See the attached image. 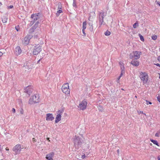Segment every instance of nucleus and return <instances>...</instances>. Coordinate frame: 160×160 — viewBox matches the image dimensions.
Masks as SVG:
<instances>
[{
	"instance_id": "20e7f679",
	"label": "nucleus",
	"mask_w": 160,
	"mask_h": 160,
	"mask_svg": "<svg viewBox=\"0 0 160 160\" xmlns=\"http://www.w3.org/2000/svg\"><path fill=\"white\" fill-rule=\"evenodd\" d=\"M39 96L38 94H35L33 96L29 99V103L32 104L33 102L34 103L38 102L39 101Z\"/></svg>"
},
{
	"instance_id": "4468645a",
	"label": "nucleus",
	"mask_w": 160,
	"mask_h": 160,
	"mask_svg": "<svg viewBox=\"0 0 160 160\" xmlns=\"http://www.w3.org/2000/svg\"><path fill=\"white\" fill-rule=\"evenodd\" d=\"M106 15V14H104V12H99L98 14V19L99 21H102L103 20V18Z\"/></svg>"
},
{
	"instance_id": "4be33fe9",
	"label": "nucleus",
	"mask_w": 160,
	"mask_h": 160,
	"mask_svg": "<svg viewBox=\"0 0 160 160\" xmlns=\"http://www.w3.org/2000/svg\"><path fill=\"white\" fill-rule=\"evenodd\" d=\"M72 6L74 8H77V2L76 0H73Z\"/></svg>"
},
{
	"instance_id": "bb28decb",
	"label": "nucleus",
	"mask_w": 160,
	"mask_h": 160,
	"mask_svg": "<svg viewBox=\"0 0 160 160\" xmlns=\"http://www.w3.org/2000/svg\"><path fill=\"white\" fill-rule=\"evenodd\" d=\"M139 36L141 40L142 41H144V38L143 36L140 34H139Z\"/></svg>"
},
{
	"instance_id": "ea45409f",
	"label": "nucleus",
	"mask_w": 160,
	"mask_h": 160,
	"mask_svg": "<svg viewBox=\"0 0 160 160\" xmlns=\"http://www.w3.org/2000/svg\"><path fill=\"white\" fill-rule=\"evenodd\" d=\"M12 111L13 113L15 112V109L14 108H12Z\"/></svg>"
},
{
	"instance_id": "2eb2a0df",
	"label": "nucleus",
	"mask_w": 160,
	"mask_h": 160,
	"mask_svg": "<svg viewBox=\"0 0 160 160\" xmlns=\"http://www.w3.org/2000/svg\"><path fill=\"white\" fill-rule=\"evenodd\" d=\"M55 155L54 152H52L47 154L46 158L48 160H53V158Z\"/></svg>"
},
{
	"instance_id": "f03ea898",
	"label": "nucleus",
	"mask_w": 160,
	"mask_h": 160,
	"mask_svg": "<svg viewBox=\"0 0 160 160\" xmlns=\"http://www.w3.org/2000/svg\"><path fill=\"white\" fill-rule=\"evenodd\" d=\"M141 52L139 51H135L133 52L130 53L129 55V58L131 59H138L140 58Z\"/></svg>"
},
{
	"instance_id": "c756f323",
	"label": "nucleus",
	"mask_w": 160,
	"mask_h": 160,
	"mask_svg": "<svg viewBox=\"0 0 160 160\" xmlns=\"http://www.w3.org/2000/svg\"><path fill=\"white\" fill-rule=\"evenodd\" d=\"M157 37L156 35H152V39L154 40H156L157 39Z\"/></svg>"
},
{
	"instance_id": "cd10ccee",
	"label": "nucleus",
	"mask_w": 160,
	"mask_h": 160,
	"mask_svg": "<svg viewBox=\"0 0 160 160\" xmlns=\"http://www.w3.org/2000/svg\"><path fill=\"white\" fill-rule=\"evenodd\" d=\"M160 135V130L157 131V132L155 134V136L157 137H159Z\"/></svg>"
},
{
	"instance_id": "5701e85b",
	"label": "nucleus",
	"mask_w": 160,
	"mask_h": 160,
	"mask_svg": "<svg viewBox=\"0 0 160 160\" xmlns=\"http://www.w3.org/2000/svg\"><path fill=\"white\" fill-rule=\"evenodd\" d=\"M62 10H59L56 13V16L58 17L59 15L60 14L62 13Z\"/></svg>"
},
{
	"instance_id": "7c9ffc66",
	"label": "nucleus",
	"mask_w": 160,
	"mask_h": 160,
	"mask_svg": "<svg viewBox=\"0 0 160 160\" xmlns=\"http://www.w3.org/2000/svg\"><path fill=\"white\" fill-rule=\"evenodd\" d=\"M58 8L61 9L62 6H61V3H59L58 4Z\"/></svg>"
},
{
	"instance_id": "37998d69",
	"label": "nucleus",
	"mask_w": 160,
	"mask_h": 160,
	"mask_svg": "<svg viewBox=\"0 0 160 160\" xmlns=\"http://www.w3.org/2000/svg\"><path fill=\"white\" fill-rule=\"evenodd\" d=\"M86 157V156L85 155H83L82 156V158H85V157Z\"/></svg>"
},
{
	"instance_id": "603ef678",
	"label": "nucleus",
	"mask_w": 160,
	"mask_h": 160,
	"mask_svg": "<svg viewBox=\"0 0 160 160\" xmlns=\"http://www.w3.org/2000/svg\"><path fill=\"white\" fill-rule=\"evenodd\" d=\"M121 77H120V76H119V77L118 78V80Z\"/></svg>"
},
{
	"instance_id": "412c9836",
	"label": "nucleus",
	"mask_w": 160,
	"mask_h": 160,
	"mask_svg": "<svg viewBox=\"0 0 160 160\" xmlns=\"http://www.w3.org/2000/svg\"><path fill=\"white\" fill-rule=\"evenodd\" d=\"M8 20V18L7 17H4L2 18V21L3 23H6Z\"/></svg>"
},
{
	"instance_id": "1a4fd4ad",
	"label": "nucleus",
	"mask_w": 160,
	"mask_h": 160,
	"mask_svg": "<svg viewBox=\"0 0 160 160\" xmlns=\"http://www.w3.org/2000/svg\"><path fill=\"white\" fill-rule=\"evenodd\" d=\"M87 105V102L85 100H83L79 104L78 107L80 108V110H84L86 108Z\"/></svg>"
},
{
	"instance_id": "bf43d9fd",
	"label": "nucleus",
	"mask_w": 160,
	"mask_h": 160,
	"mask_svg": "<svg viewBox=\"0 0 160 160\" xmlns=\"http://www.w3.org/2000/svg\"><path fill=\"white\" fill-rule=\"evenodd\" d=\"M159 79H160V74H159Z\"/></svg>"
},
{
	"instance_id": "0eeeda50",
	"label": "nucleus",
	"mask_w": 160,
	"mask_h": 160,
	"mask_svg": "<svg viewBox=\"0 0 160 160\" xmlns=\"http://www.w3.org/2000/svg\"><path fill=\"white\" fill-rule=\"evenodd\" d=\"M62 90L63 92L65 93H69L70 90L69 88L68 84L66 83L63 85L62 87Z\"/></svg>"
},
{
	"instance_id": "a18cd8bd",
	"label": "nucleus",
	"mask_w": 160,
	"mask_h": 160,
	"mask_svg": "<svg viewBox=\"0 0 160 160\" xmlns=\"http://www.w3.org/2000/svg\"><path fill=\"white\" fill-rule=\"evenodd\" d=\"M2 55V53L1 52H0V57Z\"/></svg>"
},
{
	"instance_id": "a19ab883",
	"label": "nucleus",
	"mask_w": 160,
	"mask_h": 160,
	"mask_svg": "<svg viewBox=\"0 0 160 160\" xmlns=\"http://www.w3.org/2000/svg\"><path fill=\"white\" fill-rule=\"evenodd\" d=\"M154 64L156 65L157 66L160 67V65L159 63H157Z\"/></svg>"
},
{
	"instance_id": "f3484780",
	"label": "nucleus",
	"mask_w": 160,
	"mask_h": 160,
	"mask_svg": "<svg viewBox=\"0 0 160 160\" xmlns=\"http://www.w3.org/2000/svg\"><path fill=\"white\" fill-rule=\"evenodd\" d=\"M14 53L17 56L19 55L22 52V50L19 46L16 47L14 50Z\"/></svg>"
},
{
	"instance_id": "864d4df0",
	"label": "nucleus",
	"mask_w": 160,
	"mask_h": 160,
	"mask_svg": "<svg viewBox=\"0 0 160 160\" xmlns=\"http://www.w3.org/2000/svg\"><path fill=\"white\" fill-rule=\"evenodd\" d=\"M93 30V28H92V29H90V31H92Z\"/></svg>"
},
{
	"instance_id": "09e8293b",
	"label": "nucleus",
	"mask_w": 160,
	"mask_h": 160,
	"mask_svg": "<svg viewBox=\"0 0 160 160\" xmlns=\"http://www.w3.org/2000/svg\"><path fill=\"white\" fill-rule=\"evenodd\" d=\"M38 35V34H36V35H35V36H34V37L35 38H37V36Z\"/></svg>"
},
{
	"instance_id": "49530a36",
	"label": "nucleus",
	"mask_w": 160,
	"mask_h": 160,
	"mask_svg": "<svg viewBox=\"0 0 160 160\" xmlns=\"http://www.w3.org/2000/svg\"><path fill=\"white\" fill-rule=\"evenodd\" d=\"M158 59L159 61H160V56L158 57Z\"/></svg>"
},
{
	"instance_id": "c9c22d12",
	"label": "nucleus",
	"mask_w": 160,
	"mask_h": 160,
	"mask_svg": "<svg viewBox=\"0 0 160 160\" xmlns=\"http://www.w3.org/2000/svg\"><path fill=\"white\" fill-rule=\"evenodd\" d=\"M18 27V26L17 27H15V29L17 31H18L19 30Z\"/></svg>"
},
{
	"instance_id": "7ed1b4c3",
	"label": "nucleus",
	"mask_w": 160,
	"mask_h": 160,
	"mask_svg": "<svg viewBox=\"0 0 160 160\" xmlns=\"http://www.w3.org/2000/svg\"><path fill=\"white\" fill-rule=\"evenodd\" d=\"M23 148V147H22L21 145L18 144L13 147L12 150L14 152V154L16 155L20 153L22 149Z\"/></svg>"
},
{
	"instance_id": "58836bf2",
	"label": "nucleus",
	"mask_w": 160,
	"mask_h": 160,
	"mask_svg": "<svg viewBox=\"0 0 160 160\" xmlns=\"http://www.w3.org/2000/svg\"><path fill=\"white\" fill-rule=\"evenodd\" d=\"M157 100L158 101L160 102V96H158L157 97Z\"/></svg>"
},
{
	"instance_id": "f704fd0d",
	"label": "nucleus",
	"mask_w": 160,
	"mask_h": 160,
	"mask_svg": "<svg viewBox=\"0 0 160 160\" xmlns=\"http://www.w3.org/2000/svg\"><path fill=\"white\" fill-rule=\"evenodd\" d=\"M99 23H100V26H101V25L102 24V23L103 22V20H102V21H99Z\"/></svg>"
},
{
	"instance_id": "4c0bfd02",
	"label": "nucleus",
	"mask_w": 160,
	"mask_h": 160,
	"mask_svg": "<svg viewBox=\"0 0 160 160\" xmlns=\"http://www.w3.org/2000/svg\"><path fill=\"white\" fill-rule=\"evenodd\" d=\"M85 29H82V32L84 35V36H85L86 35V33L85 32Z\"/></svg>"
},
{
	"instance_id": "aec40b11",
	"label": "nucleus",
	"mask_w": 160,
	"mask_h": 160,
	"mask_svg": "<svg viewBox=\"0 0 160 160\" xmlns=\"http://www.w3.org/2000/svg\"><path fill=\"white\" fill-rule=\"evenodd\" d=\"M150 141L152 142L154 144H155L158 146H159L158 143L157 141L153 140L152 139H150Z\"/></svg>"
},
{
	"instance_id": "9b49d317",
	"label": "nucleus",
	"mask_w": 160,
	"mask_h": 160,
	"mask_svg": "<svg viewBox=\"0 0 160 160\" xmlns=\"http://www.w3.org/2000/svg\"><path fill=\"white\" fill-rule=\"evenodd\" d=\"M32 87V86L31 85L28 86L24 89V92L27 93L29 96H30L33 90Z\"/></svg>"
},
{
	"instance_id": "9d476101",
	"label": "nucleus",
	"mask_w": 160,
	"mask_h": 160,
	"mask_svg": "<svg viewBox=\"0 0 160 160\" xmlns=\"http://www.w3.org/2000/svg\"><path fill=\"white\" fill-rule=\"evenodd\" d=\"M63 113V110H59L58 112V115H57L56 118V120L55 121V122L57 123L59 122L61 119V115Z\"/></svg>"
},
{
	"instance_id": "e433bc0d",
	"label": "nucleus",
	"mask_w": 160,
	"mask_h": 160,
	"mask_svg": "<svg viewBox=\"0 0 160 160\" xmlns=\"http://www.w3.org/2000/svg\"><path fill=\"white\" fill-rule=\"evenodd\" d=\"M13 6L12 5H10L8 6V8L9 9L12 8H13Z\"/></svg>"
},
{
	"instance_id": "ddd939ff",
	"label": "nucleus",
	"mask_w": 160,
	"mask_h": 160,
	"mask_svg": "<svg viewBox=\"0 0 160 160\" xmlns=\"http://www.w3.org/2000/svg\"><path fill=\"white\" fill-rule=\"evenodd\" d=\"M39 23L38 21H37L35 24L29 29V34H32L34 32L35 29L38 27Z\"/></svg>"
},
{
	"instance_id": "5fc2aeb1",
	"label": "nucleus",
	"mask_w": 160,
	"mask_h": 160,
	"mask_svg": "<svg viewBox=\"0 0 160 160\" xmlns=\"http://www.w3.org/2000/svg\"><path fill=\"white\" fill-rule=\"evenodd\" d=\"M1 145H0V150L1 151V150H2V148H1Z\"/></svg>"
},
{
	"instance_id": "c03bdc74",
	"label": "nucleus",
	"mask_w": 160,
	"mask_h": 160,
	"mask_svg": "<svg viewBox=\"0 0 160 160\" xmlns=\"http://www.w3.org/2000/svg\"><path fill=\"white\" fill-rule=\"evenodd\" d=\"M157 4L158 5L160 6V2H157Z\"/></svg>"
},
{
	"instance_id": "39448f33",
	"label": "nucleus",
	"mask_w": 160,
	"mask_h": 160,
	"mask_svg": "<svg viewBox=\"0 0 160 160\" xmlns=\"http://www.w3.org/2000/svg\"><path fill=\"white\" fill-rule=\"evenodd\" d=\"M39 13L32 14L31 15V18L32 19L31 21L30 25L32 26L39 19Z\"/></svg>"
},
{
	"instance_id": "473e14b6",
	"label": "nucleus",
	"mask_w": 160,
	"mask_h": 160,
	"mask_svg": "<svg viewBox=\"0 0 160 160\" xmlns=\"http://www.w3.org/2000/svg\"><path fill=\"white\" fill-rule=\"evenodd\" d=\"M99 110L100 111H102L103 110V108L102 107L99 106L98 107Z\"/></svg>"
},
{
	"instance_id": "6ab92c4d",
	"label": "nucleus",
	"mask_w": 160,
	"mask_h": 160,
	"mask_svg": "<svg viewBox=\"0 0 160 160\" xmlns=\"http://www.w3.org/2000/svg\"><path fill=\"white\" fill-rule=\"evenodd\" d=\"M119 64L120 66L121 69H125V68L124 66V64L122 62H119Z\"/></svg>"
},
{
	"instance_id": "a878e982",
	"label": "nucleus",
	"mask_w": 160,
	"mask_h": 160,
	"mask_svg": "<svg viewBox=\"0 0 160 160\" xmlns=\"http://www.w3.org/2000/svg\"><path fill=\"white\" fill-rule=\"evenodd\" d=\"M104 34L106 36H109L111 34V32L108 30H107L105 32Z\"/></svg>"
},
{
	"instance_id": "423d86ee",
	"label": "nucleus",
	"mask_w": 160,
	"mask_h": 160,
	"mask_svg": "<svg viewBox=\"0 0 160 160\" xmlns=\"http://www.w3.org/2000/svg\"><path fill=\"white\" fill-rule=\"evenodd\" d=\"M139 77L143 83L145 84L147 82L148 80V76L146 73L142 72Z\"/></svg>"
},
{
	"instance_id": "6e6552de",
	"label": "nucleus",
	"mask_w": 160,
	"mask_h": 160,
	"mask_svg": "<svg viewBox=\"0 0 160 160\" xmlns=\"http://www.w3.org/2000/svg\"><path fill=\"white\" fill-rule=\"evenodd\" d=\"M42 50V47L39 45L35 46L33 51L34 55H38Z\"/></svg>"
},
{
	"instance_id": "3c124183",
	"label": "nucleus",
	"mask_w": 160,
	"mask_h": 160,
	"mask_svg": "<svg viewBox=\"0 0 160 160\" xmlns=\"http://www.w3.org/2000/svg\"><path fill=\"white\" fill-rule=\"evenodd\" d=\"M5 149L7 151H8L9 150V149L7 147Z\"/></svg>"
},
{
	"instance_id": "b1692460",
	"label": "nucleus",
	"mask_w": 160,
	"mask_h": 160,
	"mask_svg": "<svg viewBox=\"0 0 160 160\" xmlns=\"http://www.w3.org/2000/svg\"><path fill=\"white\" fill-rule=\"evenodd\" d=\"M86 22H83L82 24V29H85L86 27Z\"/></svg>"
},
{
	"instance_id": "2f4dec72",
	"label": "nucleus",
	"mask_w": 160,
	"mask_h": 160,
	"mask_svg": "<svg viewBox=\"0 0 160 160\" xmlns=\"http://www.w3.org/2000/svg\"><path fill=\"white\" fill-rule=\"evenodd\" d=\"M146 103L147 105H148V104H151L152 102L147 100H146Z\"/></svg>"
},
{
	"instance_id": "dca6fc26",
	"label": "nucleus",
	"mask_w": 160,
	"mask_h": 160,
	"mask_svg": "<svg viewBox=\"0 0 160 160\" xmlns=\"http://www.w3.org/2000/svg\"><path fill=\"white\" fill-rule=\"evenodd\" d=\"M54 118L53 115L52 113H47L46 114V120L47 121H52Z\"/></svg>"
},
{
	"instance_id": "052dcab7",
	"label": "nucleus",
	"mask_w": 160,
	"mask_h": 160,
	"mask_svg": "<svg viewBox=\"0 0 160 160\" xmlns=\"http://www.w3.org/2000/svg\"><path fill=\"white\" fill-rule=\"evenodd\" d=\"M135 97H136V98H137V96H135Z\"/></svg>"
},
{
	"instance_id": "a211bd4d",
	"label": "nucleus",
	"mask_w": 160,
	"mask_h": 160,
	"mask_svg": "<svg viewBox=\"0 0 160 160\" xmlns=\"http://www.w3.org/2000/svg\"><path fill=\"white\" fill-rule=\"evenodd\" d=\"M137 59H133L132 60L131 64L136 67H138L139 65V62L137 60Z\"/></svg>"
},
{
	"instance_id": "393cba45",
	"label": "nucleus",
	"mask_w": 160,
	"mask_h": 160,
	"mask_svg": "<svg viewBox=\"0 0 160 160\" xmlns=\"http://www.w3.org/2000/svg\"><path fill=\"white\" fill-rule=\"evenodd\" d=\"M138 26V21H136V22L133 25V28H136Z\"/></svg>"
},
{
	"instance_id": "8fccbe9b",
	"label": "nucleus",
	"mask_w": 160,
	"mask_h": 160,
	"mask_svg": "<svg viewBox=\"0 0 160 160\" xmlns=\"http://www.w3.org/2000/svg\"><path fill=\"white\" fill-rule=\"evenodd\" d=\"M40 59L39 60L37 61V63H38L39 62H40Z\"/></svg>"
},
{
	"instance_id": "72a5a7b5",
	"label": "nucleus",
	"mask_w": 160,
	"mask_h": 160,
	"mask_svg": "<svg viewBox=\"0 0 160 160\" xmlns=\"http://www.w3.org/2000/svg\"><path fill=\"white\" fill-rule=\"evenodd\" d=\"M20 113L21 114H23V110L22 109H21L20 110Z\"/></svg>"
},
{
	"instance_id": "f257e3e1",
	"label": "nucleus",
	"mask_w": 160,
	"mask_h": 160,
	"mask_svg": "<svg viewBox=\"0 0 160 160\" xmlns=\"http://www.w3.org/2000/svg\"><path fill=\"white\" fill-rule=\"evenodd\" d=\"M73 142L76 148L78 149L81 147L82 144L81 139L79 137L75 136L73 140Z\"/></svg>"
},
{
	"instance_id": "79ce46f5",
	"label": "nucleus",
	"mask_w": 160,
	"mask_h": 160,
	"mask_svg": "<svg viewBox=\"0 0 160 160\" xmlns=\"http://www.w3.org/2000/svg\"><path fill=\"white\" fill-rule=\"evenodd\" d=\"M32 141H33V142H36V140H35V138H33L32 139Z\"/></svg>"
},
{
	"instance_id": "6e6d98bb",
	"label": "nucleus",
	"mask_w": 160,
	"mask_h": 160,
	"mask_svg": "<svg viewBox=\"0 0 160 160\" xmlns=\"http://www.w3.org/2000/svg\"><path fill=\"white\" fill-rule=\"evenodd\" d=\"M117 152H118V153H119V150H118V149L117 150Z\"/></svg>"
},
{
	"instance_id": "de8ad7c7",
	"label": "nucleus",
	"mask_w": 160,
	"mask_h": 160,
	"mask_svg": "<svg viewBox=\"0 0 160 160\" xmlns=\"http://www.w3.org/2000/svg\"><path fill=\"white\" fill-rule=\"evenodd\" d=\"M158 160H160V156H159L158 157Z\"/></svg>"
},
{
	"instance_id": "f8f14e48",
	"label": "nucleus",
	"mask_w": 160,
	"mask_h": 160,
	"mask_svg": "<svg viewBox=\"0 0 160 160\" xmlns=\"http://www.w3.org/2000/svg\"><path fill=\"white\" fill-rule=\"evenodd\" d=\"M32 37V36H27L24 38L23 40H22V43L25 45H27L28 44L29 42L30 39Z\"/></svg>"
},
{
	"instance_id": "c85d7f7f",
	"label": "nucleus",
	"mask_w": 160,
	"mask_h": 160,
	"mask_svg": "<svg viewBox=\"0 0 160 160\" xmlns=\"http://www.w3.org/2000/svg\"><path fill=\"white\" fill-rule=\"evenodd\" d=\"M125 73V69H121V73L120 74V77H121L122 75Z\"/></svg>"
},
{
	"instance_id": "13d9d810",
	"label": "nucleus",
	"mask_w": 160,
	"mask_h": 160,
	"mask_svg": "<svg viewBox=\"0 0 160 160\" xmlns=\"http://www.w3.org/2000/svg\"><path fill=\"white\" fill-rule=\"evenodd\" d=\"M47 140H48L49 139V138H47Z\"/></svg>"
},
{
	"instance_id": "4d7b16f0",
	"label": "nucleus",
	"mask_w": 160,
	"mask_h": 160,
	"mask_svg": "<svg viewBox=\"0 0 160 160\" xmlns=\"http://www.w3.org/2000/svg\"><path fill=\"white\" fill-rule=\"evenodd\" d=\"M2 3L0 2V6L1 5Z\"/></svg>"
}]
</instances>
